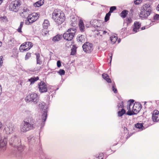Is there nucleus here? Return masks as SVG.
I'll return each instance as SVG.
<instances>
[{
	"instance_id": "9",
	"label": "nucleus",
	"mask_w": 159,
	"mask_h": 159,
	"mask_svg": "<svg viewBox=\"0 0 159 159\" xmlns=\"http://www.w3.org/2000/svg\"><path fill=\"white\" fill-rule=\"evenodd\" d=\"M134 102V100H130L128 101L126 107V109L128 110V111L126 113L127 115L131 116L133 115L132 107H133Z\"/></svg>"
},
{
	"instance_id": "10",
	"label": "nucleus",
	"mask_w": 159,
	"mask_h": 159,
	"mask_svg": "<svg viewBox=\"0 0 159 159\" xmlns=\"http://www.w3.org/2000/svg\"><path fill=\"white\" fill-rule=\"evenodd\" d=\"M38 86L39 91L41 93H45L47 91V85L43 81H41L39 83Z\"/></svg>"
},
{
	"instance_id": "41",
	"label": "nucleus",
	"mask_w": 159,
	"mask_h": 159,
	"mask_svg": "<svg viewBox=\"0 0 159 159\" xmlns=\"http://www.w3.org/2000/svg\"><path fill=\"white\" fill-rule=\"evenodd\" d=\"M142 0H136L134 1V3L135 5H138L141 3Z\"/></svg>"
},
{
	"instance_id": "6",
	"label": "nucleus",
	"mask_w": 159,
	"mask_h": 159,
	"mask_svg": "<svg viewBox=\"0 0 159 159\" xmlns=\"http://www.w3.org/2000/svg\"><path fill=\"white\" fill-rule=\"evenodd\" d=\"M21 5L20 1L15 0L10 4L9 9L11 11L17 12L19 9Z\"/></svg>"
},
{
	"instance_id": "28",
	"label": "nucleus",
	"mask_w": 159,
	"mask_h": 159,
	"mask_svg": "<svg viewBox=\"0 0 159 159\" xmlns=\"http://www.w3.org/2000/svg\"><path fill=\"white\" fill-rule=\"evenodd\" d=\"M117 110H121L124 108V103L123 101H121L120 103H119L117 105Z\"/></svg>"
},
{
	"instance_id": "49",
	"label": "nucleus",
	"mask_w": 159,
	"mask_h": 159,
	"mask_svg": "<svg viewBox=\"0 0 159 159\" xmlns=\"http://www.w3.org/2000/svg\"><path fill=\"white\" fill-rule=\"evenodd\" d=\"M157 10L159 11V4L158 5L157 7Z\"/></svg>"
},
{
	"instance_id": "34",
	"label": "nucleus",
	"mask_w": 159,
	"mask_h": 159,
	"mask_svg": "<svg viewBox=\"0 0 159 159\" xmlns=\"http://www.w3.org/2000/svg\"><path fill=\"white\" fill-rule=\"evenodd\" d=\"M78 40H79V41L81 42H83L85 41L84 36L81 35L79 37Z\"/></svg>"
},
{
	"instance_id": "37",
	"label": "nucleus",
	"mask_w": 159,
	"mask_h": 159,
	"mask_svg": "<svg viewBox=\"0 0 159 159\" xmlns=\"http://www.w3.org/2000/svg\"><path fill=\"white\" fill-rule=\"evenodd\" d=\"M104 157V154L102 153H100L98 155H96V157L99 159H102Z\"/></svg>"
},
{
	"instance_id": "32",
	"label": "nucleus",
	"mask_w": 159,
	"mask_h": 159,
	"mask_svg": "<svg viewBox=\"0 0 159 159\" xmlns=\"http://www.w3.org/2000/svg\"><path fill=\"white\" fill-rule=\"evenodd\" d=\"M24 25V22H20V25L18 29L17 30L18 32L19 33H21L22 32L21 31V29Z\"/></svg>"
},
{
	"instance_id": "31",
	"label": "nucleus",
	"mask_w": 159,
	"mask_h": 159,
	"mask_svg": "<svg viewBox=\"0 0 159 159\" xmlns=\"http://www.w3.org/2000/svg\"><path fill=\"white\" fill-rule=\"evenodd\" d=\"M47 113L46 111H44L42 115V119L43 122H45L47 119Z\"/></svg>"
},
{
	"instance_id": "45",
	"label": "nucleus",
	"mask_w": 159,
	"mask_h": 159,
	"mask_svg": "<svg viewBox=\"0 0 159 159\" xmlns=\"http://www.w3.org/2000/svg\"><path fill=\"white\" fill-rule=\"evenodd\" d=\"M2 58L3 57L2 56L0 57V67L1 66L3 63Z\"/></svg>"
},
{
	"instance_id": "44",
	"label": "nucleus",
	"mask_w": 159,
	"mask_h": 159,
	"mask_svg": "<svg viewBox=\"0 0 159 159\" xmlns=\"http://www.w3.org/2000/svg\"><path fill=\"white\" fill-rule=\"evenodd\" d=\"M57 65L58 67H60L61 66V62L60 61H58L57 62Z\"/></svg>"
},
{
	"instance_id": "7",
	"label": "nucleus",
	"mask_w": 159,
	"mask_h": 159,
	"mask_svg": "<svg viewBox=\"0 0 159 159\" xmlns=\"http://www.w3.org/2000/svg\"><path fill=\"white\" fill-rule=\"evenodd\" d=\"M38 14L36 13H34L29 15L27 17V20H25V23L26 25L31 24L36 21L39 18Z\"/></svg>"
},
{
	"instance_id": "50",
	"label": "nucleus",
	"mask_w": 159,
	"mask_h": 159,
	"mask_svg": "<svg viewBox=\"0 0 159 159\" xmlns=\"http://www.w3.org/2000/svg\"><path fill=\"white\" fill-rule=\"evenodd\" d=\"M2 126V123L0 121V129H1Z\"/></svg>"
},
{
	"instance_id": "53",
	"label": "nucleus",
	"mask_w": 159,
	"mask_h": 159,
	"mask_svg": "<svg viewBox=\"0 0 159 159\" xmlns=\"http://www.w3.org/2000/svg\"><path fill=\"white\" fill-rule=\"evenodd\" d=\"M2 45V42L0 41V47Z\"/></svg>"
},
{
	"instance_id": "1",
	"label": "nucleus",
	"mask_w": 159,
	"mask_h": 159,
	"mask_svg": "<svg viewBox=\"0 0 159 159\" xmlns=\"http://www.w3.org/2000/svg\"><path fill=\"white\" fill-rule=\"evenodd\" d=\"M52 18L58 25L61 24L65 20L64 12L60 9H55L52 13Z\"/></svg>"
},
{
	"instance_id": "22",
	"label": "nucleus",
	"mask_w": 159,
	"mask_h": 159,
	"mask_svg": "<svg viewBox=\"0 0 159 159\" xmlns=\"http://www.w3.org/2000/svg\"><path fill=\"white\" fill-rule=\"evenodd\" d=\"M62 38V35L59 34L55 36L54 37L52 38V41L54 42L58 41Z\"/></svg>"
},
{
	"instance_id": "48",
	"label": "nucleus",
	"mask_w": 159,
	"mask_h": 159,
	"mask_svg": "<svg viewBox=\"0 0 159 159\" xmlns=\"http://www.w3.org/2000/svg\"><path fill=\"white\" fill-rule=\"evenodd\" d=\"M107 33V32L106 31H104L103 32V34H105Z\"/></svg>"
},
{
	"instance_id": "2",
	"label": "nucleus",
	"mask_w": 159,
	"mask_h": 159,
	"mask_svg": "<svg viewBox=\"0 0 159 159\" xmlns=\"http://www.w3.org/2000/svg\"><path fill=\"white\" fill-rule=\"evenodd\" d=\"M27 121H24V124L21 125L20 130L21 132H25L34 128L35 124L34 120L30 118H28Z\"/></svg>"
},
{
	"instance_id": "55",
	"label": "nucleus",
	"mask_w": 159,
	"mask_h": 159,
	"mask_svg": "<svg viewBox=\"0 0 159 159\" xmlns=\"http://www.w3.org/2000/svg\"><path fill=\"white\" fill-rule=\"evenodd\" d=\"M125 128L126 129H127L125 127V128H124V129H125Z\"/></svg>"
},
{
	"instance_id": "54",
	"label": "nucleus",
	"mask_w": 159,
	"mask_h": 159,
	"mask_svg": "<svg viewBox=\"0 0 159 159\" xmlns=\"http://www.w3.org/2000/svg\"><path fill=\"white\" fill-rule=\"evenodd\" d=\"M118 43H120V40H119L118 41Z\"/></svg>"
},
{
	"instance_id": "27",
	"label": "nucleus",
	"mask_w": 159,
	"mask_h": 159,
	"mask_svg": "<svg viewBox=\"0 0 159 159\" xmlns=\"http://www.w3.org/2000/svg\"><path fill=\"white\" fill-rule=\"evenodd\" d=\"M128 11L126 10H124L122 11L120 13V16L123 18H125L126 17L128 14Z\"/></svg>"
},
{
	"instance_id": "39",
	"label": "nucleus",
	"mask_w": 159,
	"mask_h": 159,
	"mask_svg": "<svg viewBox=\"0 0 159 159\" xmlns=\"http://www.w3.org/2000/svg\"><path fill=\"white\" fill-rule=\"evenodd\" d=\"M126 23L127 24H129L132 22V20L131 18H127L125 19Z\"/></svg>"
},
{
	"instance_id": "4",
	"label": "nucleus",
	"mask_w": 159,
	"mask_h": 159,
	"mask_svg": "<svg viewBox=\"0 0 159 159\" xmlns=\"http://www.w3.org/2000/svg\"><path fill=\"white\" fill-rule=\"evenodd\" d=\"M76 32V30L75 28H71L69 29L65 33H64L62 37L63 39L67 41H71L74 37Z\"/></svg>"
},
{
	"instance_id": "33",
	"label": "nucleus",
	"mask_w": 159,
	"mask_h": 159,
	"mask_svg": "<svg viewBox=\"0 0 159 159\" xmlns=\"http://www.w3.org/2000/svg\"><path fill=\"white\" fill-rule=\"evenodd\" d=\"M111 15V14L109 12H108L106 14L104 19V20L105 22H107L109 20Z\"/></svg>"
},
{
	"instance_id": "8",
	"label": "nucleus",
	"mask_w": 159,
	"mask_h": 159,
	"mask_svg": "<svg viewBox=\"0 0 159 159\" xmlns=\"http://www.w3.org/2000/svg\"><path fill=\"white\" fill-rule=\"evenodd\" d=\"M33 46L32 43L30 42H25L22 44L20 46L19 50L20 52H23L29 50Z\"/></svg>"
},
{
	"instance_id": "26",
	"label": "nucleus",
	"mask_w": 159,
	"mask_h": 159,
	"mask_svg": "<svg viewBox=\"0 0 159 159\" xmlns=\"http://www.w3.org/2000/svg\"><path fill=\"white\" fill-rule=\"evenodd\" d=\"M110 39L111 43L113 44L116 42L118 39V37L115 35H113L110 37Z\"/></svg>"
},
{
	"instance_id": "43",
	"label": "nucleus",
	"mask_w": 159,
	"mask_h": 159,
	"mask_svg": "<svg viewBox=\"0 0 159 159\" xmlns=\"http://www.w3.org/2000/svg\"><path fill=\"white\" fill-rule=\"evenodd\" d=\"M153 19L154 20H159V15L156 14L153 17Z\"/></svg>"
},
{
	"instance_id": "52",
	"label": "nucleus",
	"mask_w": 159,
	"mask_h": 159,
	"mask_svg": "<svg viewBox=\"0 0 159 159\" xmlns=\"http://www.w3.org/2000/svg\"><path fill=\"white\" fill-rule=\"evenodd\" d=\"M145 29V27H142V28H141V30H144Z\"/></svg>"
},
{
	"instance_id": "14",
	"label": "nucleus",
	"mask_w": 159,
	"mask_h": 159,
	"mask_svg": "<svg viewBox=\"0 0 159 159\" xmlns=\"http://www.w3.org/2000/svg\"><path fill=\"white\" fill-rule=\"evenodd\" d=\"M38 95L35 93H32L25 98V100L28 102H36L37 99Z\"/></svg>"
},
{
	"instance_id": "42",
	"label": "nucleus",
	"mask_w": 159,
	"mask_h": 159,
	"mask_svg": "<svg viewBox=\"0 0 159 159\" xmlns=\"http://www.w3.org/2000/svg\"><path fill=\"white\" fill-rule=\"evenodd\" d=\"M115 84H113L112 85V89L114 92L116 93H117V90L116 88H115Z\"/></svg>"
},
{
	"instance_id": "17",
	"label": "nucleus",
	"mask_w": 159,
	"mask_h": 159,
	"mask_svg": "<svg viewBox=\"0 0 159 159\" xmlns=\"http://www.w3.org/2000/svg\"><path fill=\"white\" fill-rule=\"evenodd\" d=\"M141 26V24L139 23L138 22L134 23L133 27V31L135 33L137 32V31H139Z\"/></svg>"
},
{
	"instance_id": "24",
	"label": "nucleus",
	"mask_w": 159,
	"mask_h": 159,
	"mask_svg": "<svg viewBox=\"0 0 159 159\" xmlns=\"http://www.w3.org/2000/svg\"><path fill=\"white\" fill-rule=\"evenodd\" d=\"M49 25V21L48 20H45L43 24V27L45 29H47Z\"/></svg>"
},
{
	"instance_id": "38",
	"label": "nucleus",
	"mask_w": 159,
	"mask_h": 159,
	"mask_svg": "<svg viewBox=\"0 0 159 159\" xmlns=\"http://www.w3.org/2000/svg\"><path fill=\"white\" fill-rule=\"evenodd\" d=\"M31 53L29 52H27L25 57V60H27L29 59L31 57Z\"/></svg>"
},
{
	"instance_id": "5",
	"label": "nucleus",
	"mask_w": 159,
	"mask_h": 159,
	"mask_svg": "<svg viewBox=\"0 0 159 159\" xmlns=\"http://www.w3.org/2000/svg\"><path fill=\"white\" fill-rule=\"evenodd\" d=\"M9 142L11 145L16 147L19 150L21 151L23 150V147L21 145V141L20 139L16 137L12 138Z\"/></svg>"
},
{
	"instance_id": "3",
	"label": "nucleus",
	"mask_w": 159,
	"mask_h": 159,
	"mask_svg": "<svg viewBox=\"0 0 159 159\" xmlns=\"http://www.w3.org/2000/svg\"><path fill=\"white\" fill-rule=\"evenodd\" d=\"M152 11L150 5L148 4H146L141 8L139 15V17L142 18H147L150 15Z\"/></svg>"
},
{
	"instance_id": "51",
	"label": "nucleus",
	"mask_w": 159,
	"mask_h": 159,
	"mask_svg": "<svg viewBox=\"0 0 159 159\" xmlns=\"http://www.w3.org/2000/svg\"><path fill=\"white\" fill-rule=\"evenodd\" d=\"M3 0H0V5L2 3Z\"/></svg>"
},
{
	"instance_id": "35",
	"label": "nucleus",
	"mask_w": 159,
	"mask_h": 159,
	"mask_svg": "<svg viewBox=\"0 0 159 159\" xmlns=\"http://www.w3.org/2000/svg\"><path fill=\"white\" fill-rule=\"evenodd\" d=\"M40 55L39 54H36V59L37 63L39 64H41V61H40Z\"/></svg>"
},
{
	"instance_id": "29",
	"label": "nucleus",
	"mask_w": 159,
	"mask_h": 159,
	"mask_svg": "<svg viewBox=\"0 0 159 159\" xmlns=\"http://www.w3.org/2000/svg\"><path fill=\"white\" fill-rule=\"evenodd\" d=\"M77 48L75 46H73V48L71 49V55H75L76 52Z\"/></svg>"
},
{
	"instance_id": "21",
	"label": "nucleus",
	"mask_w": 159,
	"mask_h": 159,
	"mask_svg": "<svg viewBox=\"0 0 159 159\" xmlns=\"http://www.w3.org/2000/svg\"><path fill=\"white\" fill-rule=\"evenodd\" d=\"M79 25L80 30L81 32H83L84 31L85 27L83 22L82 20H80Z\"/></svg>"
},
{
	"instance_id": "25",
	"label": "nucleus",
	"mask_w": 159,
	"mask_h": 159,
	"mask_svg": "<svg viewBox=\"0 0 159 159\" xmlns=\"http://www.w3.org/2000/svg\"><path fill=\"white\" fill-rule=\"evenodd\" d=\"M118 111V116H122L124 114L126 113V111L124 108H122L121 109Z\"/></svg>"
},
{
	"instance_id": "18",
	"label": "nucleus",
	"mask_w": 159,
	"mask_h": 159,
	"mask_svg": "<svg viewBox=\"0 0 159 159\" xmlns=\"http://www.w3.org/2000/svg\"><path fill=\"white\" fill-rule=\"evenodd\" d=\"M30 13V10L24 7L23 10V12L21 13V16H22L25 17L29 14Z\"/></svg>"
},
{
	"instance_id": "20",
	"label": "nucleus",
	"mask_w": 159,
	"mask_h": 159,
	"mask_svg": "<svg viewBox=\"0 0 159 159\" xmlns=\"http://www.w3.org/2000/svg\"><path fill=\"white\" fill-rule=\"evenodd\" d=\"M102 76L103 79L106 80L108 83H111V80L109 78V75H108L106 74L103 73L102 75Z\"/></svg>"
},
{
	"instance_id": "47",
	"label": "nucleus",
	"mask_w": 159,
	"mask_h": 159,
	"mask_svg": "<svg viewBox=\"0 0 159 159\" xmlns=\"http://www.w3.org/2000/svg\"><path fill=\"white\" fill-rule=\"evenodd\" d=\"M2 19V20L3 19V18L4 19H5V20L4 21L5 22H6L7 21V19H6V16H4L3 17H1Z\"/></svg>"
},
{
	"instance_id": "19",
	"label": "nucleus",
	"mask_w": 159,
	"mask_h": 159,
	"mask_svg": "<svg viewBox=\"0 0 159 159\" xmlns=\"http://www.w3.org/2000/svg\"><path fill=\"white\" fill-rule=\"evenodd\" d=\"M44 2V0H40L33 4V6L35 7H39L42 5Z\"/></svg>"
},
{
	"instance_id": "30",
	"label": "nucleus",
	"mask_w": 159,
	"mask_h": 159,
	"mask_svg": "<svg viewBox=\"0 0 159 159\" xmlns=\"http://www.w3.org/2000/svg\"><path fill=\"white\" fill-rule=\"evenodd\" d=\"M135 126L136 128L138 129H143V124L140 123H138L135 125Z\"/></svg>"
},
{
	"instance_id": "16",
	"label": "nucleus",
	"mask_w": 159,
	"mask_h": 159,
	"mask_svg": "<svg viewBox=\"0 0 159 159\" xmlns=\"http://www.w3.org/2000/svg\"><path fill=\"white\" fill-rule=\"evenodd\" d=\"M7 134H10L12 133L14 130V126L11 124H9L7 127L5 128Z\"/></svg>"
},
{
	"instance_id": "13",
	"label": "nucleus",
	"mask_w": 159,
	"mask_h": 159,
	"mask_svg": "<svg viewBox=\"0 0 159 159\" xmlns=\"http://www.w3.org/2000/svg\"><path fill=\"white\" fill-rule=\"evenodd\" d=\"M7 139L6 137L2 138L0 141V148L1 151H4L6 148Z\"/></svg>"
},
{
	"instance_id": "15",
	"label": "nucleus",
	"mask_w": 159,
	"mask_h": 159,
	"mask_svg": "<svg viewBox=\"0 0 159 159\" xmlns=\"http://www.w3.org/2000/svg\"><path fill=\"white\" fill-rule=\"evenodd\" d=\"M152 119L153 121H158L159 120V112L157 110H154L152 115Z\"/></svg>"
},
{
	"instance_id": "23",
	"label": "nucleus",
	"mask_w": 159,
	"mask_h": 159,
	"mask_svg": "<svg viewBox=\"0 0 159 159\" xmlns=\"http://www.w3.org/2000/svg\"><path fill=\"white\" fill-rule=\"evenodd\" d=\"M39 78L37 76L36 77H33L28 79V81L30 82V84L34 83L35 81L39 80Z\"/></svg>"
},
{
	"instance_id": "40",
	"label": "nucleus",
	"mask_w": 159,
	"mask_h": 159,
	"mask_svg": "<svg viewBox=\"0 0 159 159\" xmlns=\"http://www.w3.org/2000/svg\"><path fill=\"white\" fill-rule=\"evenodd\" d=\"M65 71L62 69H60L58 72V73L60 75H64L65 74Z\"/></svg>"
},
{
	"instance_id": "12",
	"label": "nucleus",
	"mask_w": 159,
	"mask_h": 159,
	"mask_svg": "<svg viewBox=\"0 0 159 159\" xmlns=\"http://www.w3.org/2000/svg\"><path fill=\"white\" fill-rule=\"evenodd\" d=\"M141 105L139 102H135L134 103H133L132 107L133 115L136 114L138 113L141 110Z\"/></svg>"
},
{
	"instance_id": "46",
	"label": "nucleus",
	"mask_w": 159,
	"mask_h": 159,
	"mask_svg": "<svg viewBox=\"0 0 159 159\" xmlns=\"http://www.w3.org/2000/svg\"><path fill=\"white\" fill-rule=\"evenodd\" d=\"M108 55L109 56H110V58H111V60H110V62H111V59H112V54L111 53H109L108 54Z\"/></svg>"
},
{
	"instance_id": "36",
	"label": "nucleus",
	"mask_w": 159,
	"mask_h": 159,
	"mask_svg": "<svg viewBox=\"0 0 159 159\" xmlns=\"http://www.w3.org/2000/svg\"><path fill=\"white\" fill-rule=\"evenodd\" d=\"M116 6H112L111 7L109 11L108 12L110 13L111 14V13L113 12L114 11L116 10Z\"/></svg>"
},
{
	"instance_id": "11",
	"label": "nucleus",
	"mask_w": 159,
	"mask_h": 159,
	"mask_svg": "<svg viewBox=\"0 0 159 159\" xmlns=\"http://www.w3.org/2000/svg\"><path fill=\"white\" fill-rule=\"evenodd\" d=\"M93 45L89 43H86L83 46V50L87 53H90L93 50Z\"/></svg>"
}]
</instances>
